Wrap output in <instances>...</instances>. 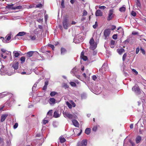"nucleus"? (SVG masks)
<instances>
[{
  "instance_id": "f257e3e1",
  "label": "nucleus",
  "mask_w": 146,
  "mask_h": 146,
  "mask_svg": "<svg viewBox=\"0 0 146 146\" xmlns=\"http://www.w3.org/2000/svg\"><path fill=\"white\" fill-rule=\"evenodd\" d=\"M132 90L137 95L141 94L143 96V97L141 98V100H142V102L143 103H144V102H145L144 100L145 99V94L143 92L141 91L140 89L137 85L136 84L133 86L132 88Z\"/></svg>"
},
{
  "instance_id": "f03ea898",
  "label": "nucleus",
  "mask_w": 146,
  "mask_h": 146,
  "mask_svg": "<svg viewBox=\"0 0 146 146\" xmlns=\"http://www.w3.org/2000/svg\"><path fill=\"white\" fill-rule=\"evenodd\" d=\"M62 23L63 27L65 29H68V27L70 26V24L69 23L68 19L66 17H64Z\"/></svg>"
},
{
  "instance_id": "7ed1b4c3",
  "label": "nucleus",
  "mask_w": 146,
  "mask_h": 146,
  "mask_svg": "<svg viewBox=\"0 0 146 146\" xmlns=\"http://www.w3.org/2000/svg\"><path fill=\"white\" fill-rule=\"evenodd\" d=\"M114 9H111L108 12V16L107 18L108 21H109L113 18L114 15L113 14Z\"/></svg>"
},
{
  "instance_id": "20e7f679",
  "label": "nucleus",
  "mask_w": 146,
  "mask_h": 146,
  "mask_svg": "<svg viewBox=\"0 0 146 146\" xmlns=\"http://www.w3.org/2000/svg\"><path fill=\"white\" fill-rule=\"evenodd\" d=\"M89 43L90 44V48L92 50H94L97 47V44H94V42L93 38H92L90 39Z\"/></svg>"
},
{
  "instance_id": "39448f33",
  "label": "nucleus",
  "mask_w": 146,
  "mask_h": 146,
  "mask_svg": "<svg viewBox=\"0 0 146 146\" xmlns=\"http://www.w3.org/2000/svg\"><path fill=\"white\" fill-rule=\"evenodd\" d=\"M63 115L65 117H67L71 119L76 118V116L74 115L70 114L68 112L64 113Z\"/></svg>"
},
{
  "instance_id": "423d86ee",
  "label": "nucleus",
  "mask_w": 146,
  "mask_h": 146,
  "mask_svg": "<svg viewBox=\"0 0 146 146\" xmlns=\"http://www.w3.org/2000/svg\"><path fill=\"white\" fill-rule=\"evenodd\" d=\"M36 55L37 58L35 60H32V61H36L37 60H44V58L43 56L39 54L38 52H36Z\"/></svg>"
},
{
  "instance_id": "0eeeda50",
  "label": "nucleus",
  "mask_w": 146,
  "mask_h": 146,
  "mask_svg": "<svg viewBox=\"0 0 146 146\" xmlns=\"http://www.w3.org/2000/svg\"><path fill=\"white\" fill-rule=\"evenodd\" d=\"M14 5L12 4L11 5H8V8L9 9H20L23 8V7L21 5H19L17 7H13Z\"/></svg>"
},
{
  "instance_id": "6e6552de",
  "label": "nucleus",
  "mask_w": 146,
  "mask_h": 146,
  "mask_svg": "<svg viewBox=\"0 0 146 146\" xmlns=\"http://www.w3.org/2000/svg\"><path fill=\"white\" fill-rule=\"evenodd\" d=\"M110 30L109 29H106L104 32V35L105 37V39H108L110 34Z\"/></svg>"
},
{
  "instance_id": "1a4fd4ad",
  "label": "nucleus",
  "mask_w": 146,
  "mask_h": 146,
  "mask_svg": "<svg viewBox=\"0 0 146 146\" xmlns=\"http://www.w3.org/2000/svg\"><path fill=\"white\" fill-rule=\"evenodd\" d=\"M135 5L133 6V7L136 9H139V8H141V5L139 0H136Z\"/></svg>"
},
{
  "instance_id": "9d476101",
  "label": "nucleus",
  "mask_w": 146,
  "mask_h": 146,
  "mask_svg": "<svg viewBox=\"0 0 146 146\" xmlns=\"http://www.w3.org/2000/svg\"><path fill=\"white\" fill-rule=\"evenodd\" d=\"M7 96H9V97H11L13 96V94L10 93L6 94H4V93H0V98Z\"/></svg>"
},
{
  "instance_id": "9b49d317",
  "label": "nucleus",
  "mask_w": 146,
  "mask_h": 146,
  "mask_svg": "<svg viewBox=\"0 0 146 146\" xmlns=\"http://www.w3.org/2000/svg\"><path fill=\"white\" fill-rule=\"evenodd\" d=\"M36 52V51H29L26 53L27 56L28 57H31L33 56L34 53L35 54H36V53H35Z\"/></svg>"
},
{
  "instance_id": "f8f14e48",
  "label": "nucleus",
  "mask_w": 146,
  "mask_h": 146,
  "mask_svg": "<svg viewBox=\"0 0 146 146\" xmlns=\"http://www.w3.org/2000/svg\"><path fill=\"white\" fill-rule=\"evenodd\" d=\"M103 15V13L100 10H97L95 12V15L96 17L101 16Z\"/></svg>"
},
{
  "instance_id": "ddd939ff",
  "label": "nucleus",
  "mask_w": 146,
  "mask_h": 146,
  "mask_svg": "<svg viewBox=\"0 0 146 146\" xmlns=\"http://www.w3.org/2000/svg\"><path fill=\"white\" fill-rule=\"evenodd\" d=\"M78 70L76 67L72 69L70 72V73L72 74L73 76H74L75 74H76V73L77 71Z\"/></svg>"
},
{
  "instance_id": "4468645a",
  "label": "nucleus",
  "mask_w": 146,
  "mask_h": 146,
  "mask_svg": "<svg viewBox=\"0 0 146 146\" xmlns=\"http://www.w3.org/2000/svg\"><path fill=\"white\" fill-rule=\"evenodd\" d=\"M108 68V66L107 64V63H104L101 68L102 69V70H104L105 71H106L107 69Z\"/></svg>"
},
{
  "instance_id": "2eb2a0df",
  "label": "nucleus",
  "mask_w": 146,
  "mask_h": 146,
  "mask_svg": "<svg viewBox=\"0 0 146 146\" xmlns=\"http://www.w3.org/2000/svg\"><path fill=\"white\" fill-rule=\"evenodd\" d=\"M117 51L119 54L121 55L122 53L125 52V50L123 48H121L117 49Z\"/></svg>"
},
{
  "instance_id": "dca6fc26",
  "label": "nucleus",
  "mask_w": 146,
  "mask_h": 146,
  "mask_svg": "<svg viewBox=\"0 0 146 146\" xmlns=\"http://www.w3.org/2000/svg\"><path fill=\"white\" fill-rule=\"evenodd\" d=\"M72 122L74 125L76 127H78L79 124L78 121L75 119L72 120Z\"/></svg>"
},
{
  "instance_id": "f3484780",
  "label": "nucleus",
  "mask_w": 146,
  "mask_h": 146,
  "mask_svg": "<svg viewBox=\"0 0 146 146\" xmlns=\"http://www.w3.org/2000/svg\"><path fill=\"white\" fill-rule=\"evenodd\" d=\"M7 116V114L2 115L1 117V121L2 122L4 121Z\"/></svg>"
},
{
  "instance_id": "a211bd4d",
  "label": "nucleus",
  "mask_w": 146,
  "mask_h": 146,
  "mask_svg": "<svg viewBox=\"0 0 146 146\" xmlns=\"http://www.w3.org/2000/svg\"><path fill=\"white\" fill-rule=\"evenodd\" d=\"M6 38V40H3V42L5 43L8 42V41L11 38V35H8L5 37Z\"/></svg>"
},
{
  "instance_id": "6ab92c4d",
  "label": "nucleus",
  "mask_w": 146,
  "mask_h": 146,
  "mask_svg": "<svg viewBox=\"0 0 146 146\" xmlns=\"http://www.w3.org/2000/svg\"><path fill=\"white\" fill-rule=\"evenodd\" d=\"M87 141L86 139L82 140L81 143V146H86L87 144Z\"/></svg>"
},
{
  "instance_id": "aec40b11",
  "label": "nucleus",
  "mask_w": 146,
  "mask_h": 146,
  "mask_svg": "<svg viewBox=\"0 0 146 146\" xmlns=\"http://www.w3.org/2000/svg\"><path fill=\"white\" fill-rule=\"evenodd\" d=\"M60 116V114L59 113L58 111H55L54 113L53 116L55 118H57L59 117Z\"/></svg>"
},
{
  "instance_id": "412c9836",
  "label": "nucleus",
  "mask_w": 146,
  "mask_h": 146,
  "mask_svg": "<svg viewBox=\"0 0 146 146\" xmlns=\"http://www.w3.org/2000/svg\"><path fill=\"white\" fill-rule=\"evenodd\" d=\"M60 140V142L61 143H63L65 142L66 141V139L64 138L63 136H61L59 138Z\"/></svg>"
},
{
  "instance_id": "4be33fe9",
  "label": "nucleus",
  "mask_w": 146,
  "mask_h": 146,
  "mask_svg": "<svg viewBox=\"0 0 146 146\" xmlns=\"http://www.w3.org/2000/svg\"><path fill=\"white\" fill-rule=\"evenodd\" d=\"M141 139V137L140 136H138L136 139V142L137 143H139Z\"/></svg>"
},
{
  "instance_id": "5701e85b",
  "label": "nucleus",
  "mask_w": 146,
  "mask_h": 146,
  "mask_svg": "<svg viewBox=\"0 0 146 146\" xmlns=\"http://www.w3.org/2000/svg\"><path fill=\"white\" fill-rule=\"evenodd\" d=\"M125 6L123 5L122 7L119 9V11L121 12H124L125 11Z\"/></svg>"
},
{
  "instance_id": "b1692460",
  "label": "nucleus",
  "mask_w": 146,
  "mask_h": 146,
  "mask_svg": "<svg viewBox=\"0 0 146 146\" xmlns=\"http://www.w3.org/2000/svg\"><path fill=\"white\" fill-rule=\"evenodd\" d=\"M52 110H49L47 113V117L48 118L49 117L51 116L52 115Z\"/></svg>"
},
{
  "instance_id": "393cba45",
  "label": "nucleus",
  "mask_w": 146,
  "mask_h": 146,
  "mask_svg": "<svg viewBox=\"0 0 146 146\" xmlns=\"http://www.w3.org/2000/svg\"><path fill=\"white\" fill-rule=\"evenodd\" d=\"M91 132V129L90 128H87L85 130V133L87 135L89 134Z\"/></svg>"
},
{
  "instance_id": "a878e982",
  "label": "nucleus",
  "mask_w": 146,
  "mask_h": 146,
  "mask_svg": "<svg viewBox=\"0 0 146 146\" xmlns=\"http://www.w3.org/2000/svg\"><path fill=\"white\" fill-rule=\"evenodd\" d=\"M25 34V33L24 32H19L16 36V37L18 36H22Z\"/></svg>"
},
{
  "instance_id": "bb28decb",
  "label": "nucleus",
  "mask_w": 146,
  "mask_h": 146,
  "mask_svg": "<svg viewBox=\"0 0 146 146\" xmlns=\"http://www.w3.org/2000/svg\"><path fill=\"white\" fill-rule=\"evenodd\" d=\"M18 63H16L13 64L12 67L15 70L17 69L18 68Z\"/></svg>"
},
{
  "instance_id": "cd10ccee",
  "label": "nucleus",
  "mask_w": 146,
  "mask_h": 146,
  "mask_svg": "<svg viewBox=\"0 0 146 146\" xmlns=\"http://www.w3.org/2000/svg\"><path fill=\"white\" fill-rule=\"evenodd\" d=\"M66 50L64 48H62L61 49V54H64L66 52Z\"/></svg>"
},
{
  "instance_id": "c85d7f7f",
  "label": "nucleus",
  "mask_w": 146,
  "mask_h": 146,
  "mask_svg": "<svg viewBox=\"0 0 146 146\" xmlns=\"http://www.w3.org/2000/svg\"><path fill=\"white\" fill-rule=\"evenodd\" d=\"M49 101L50 103L54 104L56 100L54 98H50L49 99Z\"/></svg>"
},
{
  "instance_id": "c756f323",
  "label": "nucleus",
  "mask_w": 146,
  "mask_h": 146,
  "mask_svg": "<svg viewBox=\"0 0 146 146\" xmlns=\"http://www.w3.org/2000/svg\"><path fill=\"white\" fill-rule=\"evenodd\" d=\"M56 94L57 92H51L50 94V95L51 96H54Z\"/></svg>"
},
{
  "instance_id": "7c9ffc66",
  "label": "nucleus",
  "mask_w": 146,
  "mask_h": 146,
  "mask_svg": "<svg viewBox=\"0 0 146 146\" xmlns=\"http://www.w3.org/2000/svg\"><path fill=\"white\" fill-rule=\"evenodd\" d=\"M61 8H64L65 6L64 5V1L63 0H62L61 2Z\"/></svg>"
},
{
  "instance_id": "2f4dec72",
  "label": "nucleus",
  "mask_w": 146,
  "mask_h": 146,
  "mask_svg": "<svg viewBox=\"0 0 146 146\" xmlns=\"http://www.w3.org/2000/svg\"><path fill=\"white\" fill-rule=\"evenodd\" d=\"M70 85L73 87H75L76 86V85L75 83L74 82H70Z\"/></svg>"
},
{
  "instance_id": "473e14b6",
  "label": "nucleus",
  "mask_w": 146,
  "mask_h": 146,
  "mask_svg": "<svg viewBox=\"0 0 146 146\" xmlns=\"http://www.w3.org/2000/svg\"><path fill=\"white\" fill-rule=\"evenodd\" d=\"M13 53H14V56L16 57H18L19 55V53L18 52H14Z\"/></svg>"
},
{
  "instance_id": "72a5a7b5",
  "label": "nucleus",
  "mask_w": 146,
  "mask_h": 146,
  "mask_svg": "<svg viewBox=\"0 0 146 146\" xmlns=\"http://www.w3.org/2000/svg\"><path fill=\"white\" fill-rule=\"evenodd\" d=\"M81 58L84 61H86L88 59L87 57L85 56H84L81 57Z\"/></svg>"
},
{
  "instance_id": "f704fd0d",
  "label": "nucleus",
  "mask_w": 146,
  "mask_h": 146,
  "mask_svg": "<svg viewBox=\"0 0 146 146\" xmlns=\"http://www.w3.org/2000/svg\"><path fill=\"white\" fill-rule=\"evenodd\" d=\"M66 105L68 106V107L69 108H72V106L71 104L70 103H69L68 102H66Z\"/></svg>"
},
{
  "instance_id": "c9c22d12",
  "label": "nucleus",
  "mask_w": 146,
  "mask_h": 146,
  "mask_svg": "<svg viewBox=\"0 0 146 146\" xmlns=\"http://www.w3.org/2000/svg\"><path fill=\"white\" fill-rule=\"evenodd\" d=\"M62 86L65 89L66 88H69V86H68L67 84L65 83L63 84Z\"/></svg>"
},
{
  "instance_id": "e433bc0d",
  "label": "nucleus",
  "mask_w": 146,
  "mask_h": 146,
  "mask_svg": "<svg viewBox=\"0 0 146 146\" xmlns=\"http://www.w3.org/2000/svg\"><path fill=\"white\" fill-rule=\"evenodd\" d=\"M81 97L82 99H84L86 97V94H81Z\"/></svg>"
},
{
  "instance_id": "4c0bfd02",
  "label": "nucleus",
  "mask_w": 146,
  "mask_h": 146,
  "mask_svg": "<svg viewBox=\"0 0 146 146\" xmlns=\"http://www.w3.org/2000/svg\"><path fill=\"white\" fill-rule=\"evenodd\" d=\"M48 46L51 48L53 50H54V45L50 44H48Z\"/></svg>"
},
{
  "instance_id": "58836bf2",
  "label": "nucleus",
  "mask_w": 146,
  "mask_h": 146,
  "mask_svg": "<svg viewBox=\"0 0 146 146\" xmlns=\"http://www.w3.org/2000/svg\"><path fill=\"white\" fill-rule=\"evenodd\" d=\"M25 58L24 56L21 57L20 58L22 62H23L25 61Z\"/></svg>"
},
{
  "instance_id": "ea45409f",
  "label": "nucleus",
  "mask_w": 146,
  "mask_h": 146,
  "mask_svg": "<svg viewBox=\"0 0 146 146\" xmlns=\"http://www.w3.org/2000/svg\"><path fill=\"white\" fill-rule=\"evenodd\" d=\"M127 56V54L126 53H125L123 55V57H122V60L123 61H124L126 58V57Z\"/></svg>"
},
{
  "instance_id": "a19ab883",
  "label": "nucleus",
  "mask_w": 146,
  "mask_h": 146,
  "mask_svg": "<svg viewBox=\"0 0 146 146\" xmlns=\"http://www.w3.org/2000/svg\"><path fill=\"white\" fill-rule=\"evenodd\" d=\"M30 37L31 38V39L32 40H35L36 38V37L35 35H34L33 36H30Z\"/></svg>"
},
{
  "instance_id": "79ce46f5",
  "label": "nucleus",
  "mask_w": 146,
  "mask_h": 146,
  "mask_svg": "<svg viewBox=\"0 0 146 146\" xmlns=\"http://www.w3.org/2000/svg\"><path fill=\"white\" fill-rule=\"evenodd\" d=\"M87 11L86 10H84L83 11V13L82 17H83V16H86L87 15Z\"/></svg>"
},
{
  "instance_id": "37998d69",
  "label": "nucleus",
  "mask_w": 146,
  "mask_h": 146,
  "mask_svg": "<svg viewBox=\"0 0 146 146\" xmlns=\"http://www.w3.org/2000/svg\"><path fill=\"white\" fill-rule=\"evenodd\" d=\"M131 15L135 17L136 15V13L134 11H132L131 12Z\"/></svg>"
},
{
  "instance_id": "c03bdc74",
  "label": "nucleus",
  "mask_w": 146,
  "mask_h": 146,
  "mask_svg": "<svg viewBox=\"0 0 146 146\" xmlns=\"http://www.w3.org/2000/svg\"><path fill=\"white\" fill-rule=\"evenodd\" d=\"M140 51H141V52L142 53V54H145V51L143 48H140Z\"/></svg>"
},
{
  "instance_id": "a18cd8bd",
  "label": "nucleus",
  "mask_w": 146,
  "mask_h": 146,
  "mask_svg": "<svg viewBox=\"0 0 146 146\" xmlns=\"http://www.w3.org/2000/svg\"><path fill=\"white\" fill-rule=\"evenodd\" d=\"M98 26L97 22H96L95 24L93 25V27L94 29H96Z\"/></svg>"
},
{
  "instance_id": "49530a36",
  "label": "nucleus",
  "mask_w": 146,
  "mask_h": 146,
  "mask_svg": "<svg viewBox=\"0 0 146 146\" xmlns=\"http://www.w3.org/2000/svg\"><path fill=\"white\" fill-rule=\"evenodd\" d=\"M36 86H37V84H34V85L32 87V90L33 91L35 89Z\"/></svg>"
},
{
  "instance_id": "de8ad7c7",
  "label": "nucleus",
  "mask_w": 146,
  "mask_h": 146,
  "mask_svg": "<svg viewBox=\"0 0 146 146\" xmlns=\"http://www.w3.org/2000/svg\"><path fill=\"white\" fill-rule=\"evenodd\" d=\"M48 120H45V119H44L43 121V123L44 124H45L48 123Z\"/></svg>"
},
{
  "instance_id": "09e8293b",
  "label": "nucleus",
  "mask_w": 146,
  "mask_h": 146,
  "mask_svg": "<svg viewBox=\"0 0 146 146\" xmlns=\"http://www.w3.org/2000/svg\"><path fill=\"white\" fill-rule=\"evenodd\" d=\"M112 38L115 40L117 38V34L114 35L112 36Z\"/></svg>"
},
{
  "instance_id": "8fccbe9b",
  "label": "nucleus",
  "mask_w": 146,
  "mask_h": 146,
  "mask_svg": "<svg viewBox=\"0 0 146 146\" xmlns=\"http://www.w3.org/2000/svg\"><path fill=\"white\" fill-rule=\"evenodd\" d=\"M18 123H16L13 126V128L14 129H16L18 126Z\"/></svg>"
},
{
  "instance_id": "3c124183",
  "label": "nucleus",
  "mask_w": 146,
  "mask_h": 146,
  "mask_svg": "<svg viewBox=\"0 0 146 146\" xmlns=\"http://www.w3.org/2000/svg\"><path fill=\"white\" fill-rule=\"evenodd\" d=\"M99 8L100 9H104L106 8V7L104 6H100L99 7Z\"/></svg>"
},
{
  "instance_id": "603ef678",
  "label": "nucleus",
  "mask_w": 146,
  "mask_h": 146,
  "mask_svg": "<svg viewBox=\"0 0 146 146\" xmlns=\"http://www.w3.org/2000/svg\"><path fill=\"white\" fill-rule=\"evenodd\" d=\"M115 43V41L113 40H111V41L110 44L111 45H114Z\"/></svg>"
},
{
  "instance_id": "864d4df0",
  "label": "nucleus",
  "mask_w": 146,
  "mask_h": 146,
  "mask_svg": "<svg viewBox=\"0 0 146 146\" xmlns=\"http://www.w3.org/2000/svg\"><path fill=\"white\" fill-rule=\"evenodd\" d=\"M3 143V139L0 137V144H2Z\"/></svg>"
},
{
  "instance_id": "5fc2aeb1",
  "label": "nucleus",
  "mask_w": 146,
  "mask_h": 146,
  "mask_svg": "<svg viewBox=\"0 0 146 146\" xmlns=\"http://www.w3.org/2000/svg\"><path fill=\"white\" fill-rule=\"evenodd\" d=\"M92 79L94 80H95L97 79V77L95 75H93L92 76Z\"/></svg>"
},
{
  "instance_id": "6e6d98bb",
  "label": "nucleus",
  "mask_w": 146,
  "mask_h": 146,
  "mask_svg": "<svg viewBox=\"0 0 146 146\" xmlns=\"http://www.w3.org/2000/svg\"><path fill=\"white\" fill-rule=\"evenodd\" d=\"M92 129L93 131H95L97 129V127L96 126H94L93 128Z\"/></svg>"
},
{
  "instance_id": "4d7b16f0",
  "label": "nucleus",
  "mask_w": 146,
  "mask_h": 146,
  "mask_svg": "<svg viewBox=\"0 0 146 146\" xmlns=\"http://www.w3.org/2000/svg\"><path fill=\"white\" fill-rule=\"evenodd\" d=\"M116 27L115 26L112 25L111 26V30H113L115 29L116 28Z\"/></svg>"
},
{
  "instance_id": "13d9d810",
  "label": "nucleus",
  "mask_w": 146,
  "mask_h": 146,
  "mask_svg": "<svg viewBox=\"0 0 146 146\" xmlns=\"http://www.w3.org/2000/svg\"><path fill=\"white\" fill-rule=\"evenodd\" d=\"M139 51V47L137 48L136 50V53L137 54Z\"/></svg>"
},
{
  "instance_id": "bf43d9fd",
  "label": "nucleus",
  "mask_w": 146,
  "mask_h": 146,
  "mask_svg": "<svg viewBox=\"0 0 146 146\" xmlns=\"http://www.w3.org/2000/svg\"><path fill=\"white\" fill-rule=\"evenodd\" d=\"M5 73L9 76H11L13 74V73L9 72H6Z\"/></svg>"
},
{
  "instance_id": "052dcab7",
  "label": "nucleus",
  "mask_w": 146,
  "mask_h": 146,
  "mask_svg": "<svg viewBox=\"0 0 146 146\" xmlns=\"http://www.w3.org/2000/svg\"><path fill=\"white\" fill-rule=\"evenodd\" d=\"M47 88V86L44 85L42 88V90H45Z\"/></svg>"
},
{
  "instance_id": "680f3d73",
  "label": "nucleus",
  "mask_w": 146,
  "mask_h": 146,
  "mask_svg": "<svg viewBox=\"0 0 146 146\" xmlns=\"http://www.w3.org/2000/svg\"><path fill=\"white\" fill-rule=\"evenodd\" d=\"M36 7H41L42 6V4L40 3L38 5H37L36 6Z\"/></svg>"
},
{
  "instance_id": "e2e57ef3",
  "label": "nucleus",
  "mask_w": 146,
  "mask_h": 146,
  "mask_svg": "<svg viewBox=\"0 0 146 146\" xmlns=\"http://www.w3.org/2000/svg\"><path fill=\"white\" fill-rule=\"evenodd\" d=\"M138 33L137 32H133L132 34L133 35H137L138 34Z\"/></svg>"
},
{
  "instance_id": "0e129e2a",
  "label": "nucleus",
  "mask_w": 146,
  "mask_h": 146,
  "mask_svg": "<svg viewBox=\"0 0 146 146\" xmlns=\"http://www.w3.org/2000/svg\"><path fill=\"white\" fill-rule=\"evenodd\" d=\"M79 38L80 39V40H79V42H82V41L83 40V38H82V37H81L80 36H79Z\"/></svg>"
},
{
  "instance_id": "69168bd1",
  "label": "nucleus",
  "mask_w": 146,
  "mask_h": 146,
  "mask_svg": "<svg viewBox=\"0 0 146 146\" xmlns=\"http://www.w3.org/2000/svg\"><path fill=\"white\" fill-rule=\"evenodd\" d=\"M48 80H46L45 82L44 85H46V86H47V85H48Z\"/></svg>"
},
{
  "instance_id": "338daca9",
  "label": "nucleus",
  "mask_w": 146,
  "mask_h": 146,
  "mask_svg": "<svg viewBox=\"0 0 146 146\" xmlns=\"http://www.w3.org/2000/svg\"><path fill=\"white\" fill-rule=\"evenodd\" d=\"M72 104L73 107H74L76 106V104L74 102H72Z\"/></svg>"
},
{
  "instance_id": "774afa93",
  "label": "nucleus",
  "mask_w": 146,
  "mask_h": 146,
  "mask_svg": "<svg viewBox=\"0 0 146 146\" xmlns=\"http://www.w3.org/2000/svg\"><path fill=\"white\" fill-rule=\"evenodd\" d=\"M1 51L3 52V54L5 53L6 52V50L4 49H2L1 50Z\"/></svg>"
}]
</instances>
